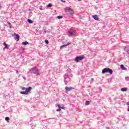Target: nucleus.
Here are the masks:
<instances>
[{
	"label": "nucleus",
	"mask_w": 129,
	"mask_h": 129,
	"mask_svg": "<svg viewBox=\"0 0 129 129\" xmlns=\"http://www.w3.org/2000/svg\"><path fill=\"white\" fill-rule=\"evenodd\" d=\"M67 72L68 73H66L63 76V81L66 85H69L71 82V79L73 77V75L71 74V70L70 69H68Z\"/></svg>",
	"instance_id": "obj_1"
},
{
	"label": "nucleus",
	"mask_w": 129,
	"mask_h": 129,
	"mask_svg": "<svg viewBox=\"0 0 129 129\" xmlns=\"http://www.w3.org/2000/svg\"><path fill=\"white\" fill-rule=\"evenodd\" d=\"M22 90H25V91H21L20 94H24V95H28L29 93H30L31 90H32L31 87H29L28 88H26L25 87H22Z\"/></svg>",
	"instance_id": "obj_2"
},
{
	"label": "nucleus",
	"mask_w": 129,
	"mask_h": 129,
	"mask_svg": "<svg viewBox=\"0 0 129 129\" xmlns=\"http://www.w3.org/2000/svg\"><path fill=\"white\" fill-rule=\"evenodd\" d=\"M30 73L32 74H36V75H40V73L39 72V70L36 67L32 68L30 70Z\"/></svg>",
	"instance_id": "obj_3"
},
{
	"label": "nucleus",
	"mask_w": 129,
	"mask_h": 129,
	"mask_svg": "<svg viewBox=\"0 0 129 129\" xmlns=\"http://www.w3.org/2000/svg\"><path fill=\"white\" fill-rule=\"evenodd\" d=\"M66 12L68 13V15H69V16L71 17H72V16H73V10H72V9H71V8L66 7Z\"/></svg>",
	"instance_id": "obj_4"
},
{
	"label": "nucleus",
	"mask_w": 129,
	"mask_h": 129,
	"mask_svg": "<svg viewBox=\"0 0 129 129\" xmlns=\"http://www.w3.org/2000/svg\"><path fill=\"white\" fill-rule=\"evenodd\" d=\"M84 59V55L77 56L74 60L76 63H78L80 61H82Z\"/></svg>",
	"instance_id": "obj_5"
},
{
	"label": "nucleus",
	"mask_w": 129,
	"mask_h": 129,
	"mask_svg": "<svg viewBox=\"0 0 129 129\" xmlns=\"http://www.w3.org/2000/svg\"><path fill=\"white\" fill-rule=\"evenodd\" d=\"M112 70L109 69V68H105L102 70V73L103 74H104V73H109V74L111 75L112 74Z\"/></svg>",
	"instance_id": "obj_6"
},
{
	"label": "nucleus",
	"mask_w": 129,
	"mask_h": 129,
	"mask_svg": "<svg viewBox=\"0 0 129 129\" xmlns=\"http://www.w3.org/2000/svg\"><path fill=\"white\" fill-rule=\"evenodd\" d=\"M66 91L68 92L69 91H71V90H73V89H74V88L73 87H66L65 88Z\"/></svg>",
	"instance_id": "obj_7"
},
{
	"label": "nucleus",
	"mask_w": 129,
	"mask_h": 129,
	"mask_svg": "<svg viewBox=\"0 0 129 129\" xmlns=\"http://www.w3.org/2000/svg\"><path fill=\"white\" fill-rule=\"evenodd\" d=\"M13 36H15V39L17 41H19V40H20V35H19V34L14 33Z\"/></svg>",
	"instance_id": "obj_8"
},
{
	"label": "nucleus",
	"mask_w": 129,
	"mask_h": 129,
	"mask_svg": "<svg viewBox=\"0 0 129 129\" xmlns=\"http://www.w3.org/2000/svg\"><path fill=\"white\" fill-rule=\"evenodd\" d=\"M92 18L95 20V21H99V18H98V16L95 15L92 16Z\"/></svg>",
	"instance_id": "obj_9"
},
{
	"label": "nucleus",
	"mask_w": 129,
	"mask_h": 129,
	"mask_svg": "<svg viewBox=\"0 0 129 129\" xmlns=\"http://www.w3.org/2000/svg\"><path fill=\"white\" fill-rule=\"evenodd\" d=\"M4 46H5V48H4V49H10V45H9V44H7L6 42H4Z\"/></svg>",
	"instance_id": "obj_10"
},
{
	"label": "nucleus",
	"mask_w": 129,
	"mask_h": 129,
	"mask_svg": "<svg viewBox=\"0 0 129 129\" xmlns=\"http://www.w3.org/2000/svg\"><path fill=\"white\" fill-rule=\"evenodd\" d=\"M74 31H68V33L69 36H73L74 35Z\"/></svg>",
	"instance_id": "obj_11"
},
{
	"label": "nucleus",
	"mask_w": 129,
	"mask_h": 129,
	"mask_svg": "<svg viewBox=\"0 0 129 129\" xmlns=\"http://www.w3.org/2000/svg\"><path fill=\"white\" fill-rule=\"evenodd\" d=\"M70 43L68 42L67 44L61 45L60 47V49H62V48H64V47H67V46H69L70 45Z\"/></svg>",
	"instance_id": "obj_12"
},
{
	"label": "nucleus",
	"mask_w": 129,
	"mask_h": 129,
	"mask_svg": "<svg viewBox=\"0 0 129 129\" xmlns=\"http://www.w3.org/2000/svg\"><path fill=\"white\" fill-rule=\"evenodd\" d=\"M120 68H121V69H122V70H127L126 68H125V67H124V66H123V64L120 65Z\"/></svg>",
	"instance_id": "obj_13"
},
{
	"label": "nucleus",
	"mask_w": 129,
	"mask_h": 129,
	"mask_svg": "<svg viewBox=\"0 0 129 129\" xmlns=\"http://www.w3.org/2000/svg\"><path fill=\"white\" fill-rule=\"evenodd\" d=\"M126 90H127V89L126 88H122L121 89V91L123 92L126 91Z\"/></svg>",
	"instance_id": "obj_14"
},
{
	"label": "nucleus",
	"mask_w": 129,
	"mask_h": 129,
	"mask_svg": "<svg viewBox=\"0 0 129 129\" xmlns=\"http://www.w3.org/2000/svg\"><path fill=\"white\" fill-rule=\"evenodd\" d=\"M22 45H23L24 46H26V45H29V42L27 41L23 42H22Z\"/></svg>",
	"instance_id": "obj_15"
},
{
	"label": "nucleus",
	"mask_w": 129,
	"mask_h": 129,
	"mask_svg": "<svg viewBox=\"0 0 129 129\" xmlns=\"http://www.w3.org/2000/svg\"><path fill=\"white\" fill-rule=\"evenodd\" d=\"M57 106L59 108H61V109H65V107L62 106L61 107L59 104H57Z\"/></svg>",
	"instance_id": "obj_16"
},
{
	"label": "nucleus",
	"mask_w": 129,
	"mask_h": 129,
	"mask_svg": "<svg viewBox=\"0 0 129 129\" xmlns=\"http://www.w3.org/2000/svg\"><path fill=\"white\" fill-rule=\"evenodd\" d=\"M27 22L29 24H33V21H32L31 19H28Z\"/></svg>",
	"instance_id": "obj_17"
},
{
	"label": "nucleus",
	"mask_w": 129,
	"mask_h": 129,
	"mask_svg": "<svg viewBox=\"0 0 129 129\" xmlns=\"http://www.w3.org/2000/svg\"><path fill=\"white\" fill-rule=\"evenodd\" d=\"M85 104V105H89V104H90V102L89 101H87Z\"/></svg>",
	"instance_id": "obj_18"
},
{
	"label": "nucleus",
	"mask_w": 129,
	"mask_h": 129,
	"mask_svg": "<svg viewBox=\"0 0 129 129\" xmlns=\"http://www.w3.org/2000/svg\"><path fill=\"white\" fill-rule=\"evenodd\" d=\"M56 18H57V19H63V16H58L56 17Z\"/></svg>",
	"instance_id": "obj_19"
},
{
	"label": "nucleus",
	"mask_w": 129,
	"mask_h": 129,
	"mask_svg": "<svg viewBox=\"0 0 129 129\" xmlns=\"http://www.w3.org/2000/svg\"><path fill=\"white\" fill-rule=\"evenodd\" d=\"M46 7L47 8H52V4H49Z\"/></svg>",
	"instance_id": "obj_20"
},
{
	"label": "nucleus",
	"mask_w": 129,
	"mask_h": 129,
	"mask_svg": "<svg viewBox=\"0 0 129 129\" xmlns=\"http://www.w3.org/2000/svg\"><path fill=\"white\" fill-rule=\"evenodd\" d=\"M5 120L7 121H9V120H10V117H6L5 118Z\"/></svg>",
	"instance_id": "obj_21"
},
{
	"label": "nucleus",
	"mask_w": 129,
	"mask_h": 129,
	"mask_svg": "<svg viewBox=\"0 0 129 129\" xmlns=\"http://www.w3.org/2000/svg\"><path fill=\"white\" fill-rule=\"evenodd\" d=\"M8 25H9L10 29H12V26L11 25V23L10 22H7Z\"/></svg>",
	"instance_id": "obj_22"
},
{
	"label": "nucleus",
	"mask_w": 129,
	"mask_h": 129,
	"mask_svg": "<svg viewBox=\"0 0 129 129\" xmlns=\"http://www.w3.org/2000/svg\"><path fill=\"white\" fill-rule=\"evenodd\" d=\"M39 10H40V11H43V10H44L43 9V6H40Z\"/></svg>",
	"instance_id": "obj_23"
},
{
	"label": "nucleus",
	"mask_w": 129,
	"mask_h": 129,
	"mask_svg": "<svg viewBox=\"0 0 129 129\" xmlns=\"http://www.w3.org/2000/svg\"><path fill=\"white\" fill-rule=\"evenodd\" d=\"M45 44H49V41H48V40H45Z\"/></svg>",
	"instance_id": "obj_24"
},
{
	"label": "nucleus",
	"mask_w": 129,
	"mask_h": 129,
	"mask_svg": "<svg viewBox=\"0 0 129 129\" xmlns=\"http://www.w3.org/2000/svg\"><path fill=\"white\" fill-rule=\"evenodd\" d=\"M20 50H21L22 51H25V48L21 47L20 48Z\"/></svg>",
	"instance_id": "obj_25"
},
{
	"label": "nucleus",
	"mask_w": 129,
	"mask_h": 129,
	"mask_svg": "<svg viewBox=\"0 0 129 129\" xmlns=\"http://www.w3.org/2000/svg\"><path fill=\"white\" fill-rule=\"evenodd\" d=\"M125 80L126 81H129V77H125Z\"/></svg>",
	"instance_id": "obj_26"
},
{
	"label": "nucleus",
	"mask_w": 129,
	"mask_h": 129,
	"mask_svg": "<svg viewBox=\"0 0 129 129\" xmlns=\"http://www.w3.org/2000/svg\"><path fill=\"white\" fill-rule=\"evenodd\" d=\"M56 111H61V108H59L56 110Z\"/></svg>",
	"instance_id": "obj_27"
},
{
	"label": "nucleus",
	"mask_w": 129,
	"mask_h": 129,
	"mask_svg": "<svg viewBox=\"0 0 129 129\" xmlns=\"http://www.w3.org/2000/svg\"><path fill=\"white\" fill-rule=\"evenodd\" d=\"M61 2H62V3H66V1H63V0H60Z\"/></svg>",
	"instance_id": "obj_28"
},
{
	"label": "nucleus",
	"mask_w": 129,
	"mask_h": 129,
	"mask_svg": "<svg viewBox=\"0 0 129 129\" xmlns=\"http://www.w3.org/2000/svg\"><path fill=\"white\" fill-rule=\"evenodd\" d=\"M22 77H23L24 80H26V78H25L24 76H22Z\"/></svg>",
	"instance_id": "obj_29"
},
{
	"label": "nucleus",
	"mask_w": 129,
	"mask_h": 129,
	"mask_svg": "<svg viewBox=\"0 0 129 129\" xmlns=\"http://www.w3.org/2000/svg\"><path fill=\"white\" fill-rule=\"evenodd\" d=\"M91 81H94V79H93V78H92V79H91Z\"/></svg>",
	"instance_id": "obj_30"
},
{
	"label": "nucleus",
	"mask_w": 129,
	"mask_h": 129,
	"mask_svg": "<svg viewBox=\"0 0 129 129\" xmlns=\"http://www.w3.org/2000/svg\"><path fill=\"white\" fill-rule=\"evenodd\" d=\"M19 73V71H16V74H18Z\"/></svg>",
	"instance_id": "obj_31"
},
{
	"label": "nucleus",
	"mask_w": 129,
	"mask_h": 129,
	"mask_svg": "<svg viewBox=\"0 0 129 129\" xmlns=\"http://www.w3.org/2000/svg\"><path fill=\"white\" fill-rule=\"evenodd\" d=\"M127 105H129V102L126 103Z\"/></svg>",
	"instance_id": "obj_32"
},
{
	"label": "nucleus",
	"mask_w": 129,
	"mask_h": 129,
	"mask_svg": "<svg viewBox=\"0 0 129 129\" xmlns=\"http://www.w3.org/2000/svg\"><path fill=\"white\" fill-rule=\"evenodd\" d=\"M127 54H129V49H128V51H127Z\"/></svg>",
	"instance_id": "obj_33"
},
{
	"label": "nucleus",
	"mask_w": 129,
	"mask_h": 129,
	"mask_svg": "<svg viewBox=\"0 0 129 129\" xmlns=\"http://www.w3.org/2000/svg\"><path fill=\"white\" fill-rule=\"evenodd\" d=\"M125 48H128V46H125Z\"/></svg>",
	"instance_id": "obj_34"
},
{
	"label": "nucleus",
	"mask_w": 129,
	"mask_h": 129,
	"mask_svg": "<svg viewBox=\"0 0 129 129\" xmlns=\"http://www.w3.org/2000/svg\"><path fill=\"white\" fill-rule=\"evenodd\" d=\"M20 76H21V75H19V77H20Z\"/></svg>",
	"instance_id": "obj_35"
},
{
	"label": "nucleus",
	"mask_w": 129,
	"mask_h": 129,
	"mask_svg": "<svg viewBox=\"0 0 129 129\" xmlns=\"http://www.w3.org/2000/svg\"><path fill=\"white\" fill-rule=\"evenodd\" d=\"M112 40H113V39H111V40L112 41Z\"/></svg>",
	"instance_id": "obj_36"
},
{
	"label": "nucleus",
	"mask_w": 129,
	"mask_h": 129,
	"mask_svg": "<svg viewBox=\"0 0 129 129\" xmlns=\"http://www.w3.org/2000/svg\"><path fill=\"white\" fill-rule=\"evenodd\" d=\"M128 111H129V108H128Z\"/></svg>",
	"instance_id": "obj_37"
}]
</instances>
